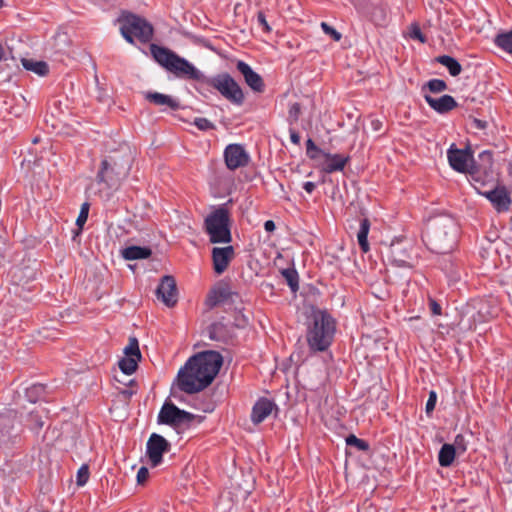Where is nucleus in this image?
Segmentation results:
<instances>
[{
	"instance_id": "1",
	"label": "nucleus",
	"mask_w": 512,
	"mask_h": 512,
	"mask_svg": "<svg viewBox=\"0 0 512 512\" xmlns=\"http://www.w3.org/2000/svg\"><path fill=\"white\" fill-rule=\"evenodd\" d=\"M150 51L155 61L176 77L195 80L203 85L213 87L225 99L237 106H241L244 103L245 96L243 90L229 73L206 76L186 58L179 56L166 47L151 44Z\"/></svg>"
},
{
	"instance_id": "2",
	"label": "nucleus",
	"mask_w": 512,
	"mask_h": 512,
	"mask_svg": "<svg viewBox=\"0 0 512 512\" xmlns=\"http://www.w3.org/2000/svg\"><path fill=\"white\" fill-rule=\"evenodd\" d=\"M223 364V358L216 351H205L190 357L178 371V388L194 394L207 388L218 374Z\"/></svg>"
},
{
	"instance_id": "3",
	"label": "nucleus",
	"mask_w": 512,
	"mask_h": 512,
	"mask_svg": "<svg viewBox=\"0 0 512 512\" xmlns=\"http://www.w3.org/2000/svg\"><path fill=\"white\" fill-rule=\"evenodd\" d=\"M458 233V224L453 217H435L430 221L426 233L427 246L434 253L449 254L456 247Z\"/></svg>"
},
{
	"instance_id": "4",
	"label": "nucleus",
	"mask_w": 512,
	"mask_h": 512,
	"mask_svg": "<svg viewBox=\"0 0 512 512\" xmlns=\"http://www.w3.org/2000/svg\"><path fill=\"white\" fill-rule=\"evenodd\" d=\"M336 333L335 319L324 310L312 312L307 324V343L312 351L323 352L332 344Z\"/></svg>"
},
{
	"instance_id": "5",
	"label": "nucleus",
	"mask_w": 512,
	"mask_h": 512,
	"mask_svg": "<svg viewBox=\"0 0 512 512\" xmlns=\"http://www.w3.org/2000/svg\"><path fill=\"white\" fill-rule=\"evenodd\" d=\"M205 232L211 243H230L232 240L230 231L229 211L225 205L214 209L204 220Z\"/></svg>"
},
{
	"instance_id": "6",
	"label": "nucleus",
	"mask_w": 512,
	"mask_h": 512,
	"mask_svg": "<svg viewBox=\"0 0 512 512\" xmlns=\"http://www.w3.org/2000/svg\"><path fill=\"white\" fill-rule=\"evenodd\" d=\"M118 21L120 33L128 43L133 44L136 39L140 43L146 44L153 37L152 25L140 16L129 13L122 15Z\"/></svg>"
},
{
	"instance_id": "7",
	"label": "nucleus",
	"mask_w": 512,
	"mask_h": 512,
	"mask_svg": "<svg viewBox=\"0 0 512 512\" xmlns=\"http://www.w3.org/2000/svg\"><path fill=\"white\" fill-rule=\"evenodd\" d=\"M129 171V163L118 165L116 162L110 164L108 160H103L96 179L98 183H105L110 189H117L121 182L127 178Z\"/></svg>"
},
{
	"instance_id": "8",
	"label": "nucleus",
	"mask_w": 512,
	"mask_h": 512,
	"mask_svg": "<svg viewBox=\"0 0 512 512\" xmlns=\"http://www.w3.org/2000/svg\"><path fill=\"white\" fill-rule=\"evenodd\" d=\"M194 419V415L190 412L178 408L173 403L165 402L157 416L158 424L170 426H179L188 424Z\"/></svg>"
},
{
	"instance_id": "9",
	"label": "nucleus",
	"mask_w": 512,
	"mask_h": 512,
	"mask_svg": "<svg viewBox=\"0 0 512 512\" xmlns=\"http://www.w3.org/2000/svg\"><path fill=\"white\" fill-rule=\"evenodd\" d=\"M170 448V443L161 435L152 433L146 443V454L152 467L162 463L163 454Z\"/></svg>"
},
{
	"instance_id": "10",
	"label": "nucleus",
	"mask_w": 512,
	"mask_h": 512,
	"mask_svg": "<svg viewBox=\"0 0 512 512\" xmlns=\"http://www.w3.org/2000/svg\"><path fill=\"white\" fill-rule=\"evenodd\" d=\"M224 160L229 170H236L248 165L250 155L241 144H229L224 149Z\"/></svg>"
},
{
	"instance_id": "11",
	"label": "nucleus",
	"mask_w": 512,
	"mask_h": 512,
	"mask_svg": "<svg viewBox=\"0 0 512 512\" xmlns=\"http://www.w3.org/2000/svg\"><path fill=\"white\" fill-rule=\"evenodd\" d=\"M447 159L451 168L460 173L470 172L469 163L473 156L468 149H459L452 144L447 150Z\"/></svg>"
},
{
	"instance_id": "12",
	"label": "nucleus",
	"mask_w": 512,
	"mask_h": 512,
	"mask_svg": "<svg viewBox=\"0 0 512 512\" xmlns=\"http://www.w3.org/2000/svg\"><path fill=\"white\" fill-rule=\"evenodd\" d=\"M236 68L243 76L245 83L251 88V90L256 93H262L264 91L265 84L262 77L255 72L248 63L238 60Z\"/></svg>"
},
{
	"instance_id": "13",
	"label": "nucleus",
	"mask_w": 512,
	"mask_h": 512,
	"mask_svg": "<svg viewBox=\"0 0 512 512\" xmlns=\"http://www.w3.org/2000/svg\"><path fill=\"white\" fill-rule=\"evenodd\" d=\"M156 295L166 306L172 307L177 302L176 283L172 276H164L156 289Z\"/></svg>"
},
{
	"instance_id": "14",
	"label": "nucleus",
	"mask_w": 512,
	"mask_h": 512,
	"mask_svg": "<svg viewBox=\"0 0 512 512\" xmlns=\"http://www.w3.org/2000/svg\"><path fill=\"white\" fill-rule=\"evenodd\" d=\"M234 257V248L231 245L214 247L212 249L213 269L216 274H222Z\"/></svg>"
},
{
	"instance_id": "15",
	"label": "nucleus",
	"mask_w": 512,
	"mask_h": 512,
	"mask_svg": "<svg viewBox=\"0 0 512 512\" xmlns=\"http://www.w3.org/2000/svg\"><path fill=\"white\" fill-rule=\"evenodd\" d=\"M423 97L431 109L438 114H446L457 107L456 100L451 95H442L440 97H432L430 94L424 93Z\"/></svg>"
},
{
	"instance_id": "16",
	"label": "nucleus",
	"mask_w": 512,
	"mask_h": 512,
	"mask_svg": "<svg viewBox=\"0 0 512 512\" xmlns=\"http://www.w3.org/2000/svg\"><path fill=\"white\" fill-rule=\"evenodd\" d=\"M349 160V156H344L341 154H331L327 152L324 153V161L321 164V169L323 172L328 174L340 172L344 170Z\"/></svg>"
},
{
	"instance_id": "17",
	"label": "nucleus",
	"mask_w": 512,
	"mask_h": 512,
	"mask_svg": "<svg viewBox=\"0 0 512 512\" xmlns=\"http://www.w3.org/2000/svg\"><path fill=\"white\" fill-rule=\"evenodd\" d=\"M145 99L156 106L162 107V111L167 109L176 111L180 108V102L176 98L159 92H147L145 93Z\"/></svg>"
},
{
	"instance_id": "18",
	"label": "nucleus",
	"mask_w": 512,
	"mask_h": 512,
	"mask_svg": "<svg viewBox=\"0 0 512 512\" xmlns=\"http://www.w3.org/2000/svg\"><path fill=\"white\" fill-rule=\"evenodd\" d=\"M276 407L275 403L267 398H260L254 404L251 412V421L254 424L263 422Z\"/></svg>"
},
{
	"instance_id": "19",
	"label": "nucleus",
	"mask_w": 512,
	"mask_h": 512,
	"mask_svg": "<svg viewBox=\"0 0 512 512\" xmlns=\"http://www.w3.org/2000/svg\"><path fill=\"white\" fill-rule=\"evenodd\" d=\"M485 196L497 211H507L509 209L511 200L505 189L496 188L486 192Z\"/></svg>"
},
{
	"instance_id": "20",
	"label": "nucleus",
	"mask_w": 512,
	"mask_h": 512,
	"mask_svg": "<svg viewBox=\"0 0 512 512\" xmlns=\"http://www.w3.org/2000/svg\"><path fill=\"white\" fill-rule=\"evenodd\" d=\"M235 293L231 291L228 286L218 287L213 289L207 297V305L209 307H215L227 300H229Z\"/></svg>"
},
{
	"instance_id": "21",
	"label": "nucleus",
	"mask_w": 512,
	"mask_h": 512,
	"mask_svg": "<svg viewBox=\"0 0 512 512\" xmlns=\"http://www.w3.org/2000/svg\"><path fill=\"white\" fill-rule=\"evenodd\" d=\"M152 251L148 247L129 246L122 250L121 255L126 260L147 259L151 256Z\"/></svg>"
},
{
	"instance_id": "22",
	"label": "nucleus",
	"mask_w": 512,
	"mask_h": 512,
	"mask_svg": "<svg viewBox=\"0 0 512 512\" xmlns=\"http://www.w3.org/2000/svg\"><path fill=\"white\" fill-rule=\"evenodd\" d=\"M456 455V448L451 444H443L438 454V462L441 467H449Z\"/></svg>"
},
{
	"instance_id": "23",
	"label": "nucleus",
	"mask_w": 512,
	"mask_h": 512,
	"mask_svg": "<svg viewBox=\"0 0 512 512\" xmlns=\"http://www.w3.org/2000/svg\"><path fill=\"white\" fill-rule=\"evenodd\" d=\"M370 230V222L367 218L360 220L359 230L357 232V240L361 250L366 253L369 251L368 234Z\"/></svg>"
},
{
	"instance_id": "24",
	"label": "nucleus",
	"mask_w": 512,
	"mask_h": 512,
	"mask_svg": "<svg viewBox=\"0 0 512 512\" xmlns=\"http://www.w3.org/2000/svg\"><path fill=\"white\" fill-rule=\"evenodd\" d=\"M21 63L26 70L39 76H45L49 72L48 64L44 61H35L33 59L23 58Z\"/></svg>"
},
{
	"instance_id": "25",
	"label": "nucleus",
	"mask_w": 512,
	"mask_h": 512,
	"mask_svg": "<svg viewBox=\"0 0 512 512\" xmlns=\"http://www.w3.org/2000/svg\"><path fill=\"white\" fill-rule=\"evenodd\" d=\"M494 44L502 51L512 54V28L498 33L494 38Z\"/></svg>"
},
{
	"instance_id": "26",
	"label": "nucleus",
	"mask_w": 512,
	"mask_h": 512,
	"mask_svg": "<svg viewBox=\"0 0 512 512\" xmlns=\"http://www.w3.org/2000/svg\"><path fill=\"white\" fill-rule=\"evenodd\" d=\"M436 60L448 69L451 76H458L462 71L460 63L449 55L438 56Z\"/></svg>"
},
{
	"instance_id": "27",
	"label": "nucleus",
	"mask_w": 512,
	"mask_h": 512,
	"mask_svg": "<svg viewBox=\"0 0 512 512\" xmlns=\"http://www.w3.org/2000/svg\"><path fill=\"white\" fill-rule=\"evenodd\" d=\"M282 276L286 280L292 292L299 289V275L295 268H286L281 271Z\"/></svg>"
},
{
	"instance_id": "28",
	"label": "nucleus",
	"mask_w": 512,
	"mask_h": 512,
	"mask_svg": "<svg viewBox=\"0 0 512 512\" xmlns=\"http://www.w3.org/2000/svg\"><path fill=\"white\" fill-rule=\"evenodd\" d=\"M139 361L135 358L124 356L119 361V368L124 374L131 375L135 372Z\"/></svg>"
},
{
	"instance_id": "29",
	"label": "nucleus",
	"mask_w": 512,
	"mask_h": 512,
	"mask_svg": "<svg viewBox=\"0 0 512 512\" xmlns=\"http://www.w3.org/2000/svg\"><path fill=\"white\" fill-rule=\"evenodd\" d=\"M426 88H428V90L432 93H441L447 89V84L442 79L434 78L425 84V86L422 88V91L424 92Z\"/></svg>"
},
{
	"instance_id": "30",
	"label": "nucleus",
	"mask_w": 512,
	"mask_h": 512,
	"mask_svg": "<svg viewBox=\"0 0 512 512\" xmlns=\"http://www.w3.org/2000/svg\"><path fill=\"white\" fill-rule=\"evenodd\" d=\"M124 354L126 357H132L136 360L141 359V352L136 338H130L129 344L124 349Z\"/></svg>"
},
{
	"instance_id": "31",
	"label": "nucleus",
	"mask_w": 512,
	"mask_h": 512,
	"mask_svg": "<svg viewBox=\"0 0 512 512\" xmlns=\"http://www.w3.org/2000/svg\"><path fill=\"white\" fill-rule=\"evenodd\" d=\"M347 446H353L357 448L358 451H368L370 446L368 442L356 437L354 434H350L345 439Z\"/></svg>"
},
{
	"instance_id": "32",
	"label": "nucleus",
	"mask_w": 512,
	"mask_h": 512,
	"mask_svg": "<svg viewBox=\"0 0 512 512\" xmlns=\"http://www.w3.org/2000/svg\"><path fill=\"white\" fill-rule=\"evenodd\" d=\"M324 153L326 152L317 147L311 138L306 141V154L310 159L317 160L320 156L324 157Z\"/></svg>"
},
{
	"instance_id": "33",
	"label": "nucleus",
	"mask_w": 512,
	"mask_h": 512,
	"mask_svg": "<svg viewBox=\"0 0 512 512\" xmlns=\"http://www.w3.org/2000/svg\"><path fill=\"white\" fill-rule=\"evenodd\" d=\"M45 391V386L42 384H33L26 389V396L30 402H36Z\"/></svg>"
},
{
	"instance_id": "34",
	"label": "nucleus",
	"mask_w": 512,
	"mask_h": 512,
	"mask_svg": "<svg viewBox=\"0 0 512 512\" xmlns=\"http://www.w3.org/2000/svg\"><path fill=\"white\" fill-rule=\"evenodd\" d=\"M193 124L201 131H208L214 128L213 123L204 117L195 118Z\"/></svg>"
},
{
	"instance_id": "35",
	"label": "nucleus",
	"mask_w": 512,
	"mask_h": 512,
	"mask_svg": "<svg viewBox=\"0 0 512 512\" xmlns=\"http://www.w3.org/2000/svg\"><path fill=\"white\" fill-rule=\"evenodd\" d=\"M89 479V468L87 465H82L77 472V485L83 486Z\"/></svg>"
},
{
	"instance_id": "36",
	"label": "nucleus",
	"mask_w": 512,
	"mask_h": 512,
	"mask_svg": "<svg viewBox=\"0 0 512 512\" xmlns=\"http://www.w3.org/2000/svg\"><path fill=\"white\" fill-rule=\"evenodd\" d=\"M321 28L325 34L329 35L335 41H339L342 38V34L326 22L321 23Z\"/></svg>"
},
{
	"instance_id": "37",
	"label": "nucleus",
	"mask_w": 512,
	"mask_h": 512,
	"mask_svg": "<svg viewBox=\"0 0 512 512\" xmlns=\"http://www.w3.org/2000/svg\"><path fill=\"white\" fill-rule=\"evenodd\" d=\"M452 445H454L458 453H464L467 450V441L462 434L456 435Z\"/></svg>"
},
{
	"instance_id": "38",
	"label": "nucleus",
	"mask_w": 512,
	"mask_h": 512,
	"mask_svg": "<svg viewBox=\"0 0 512 512\" xmlns=\"http://www.w3.org/2000/svg\"><path fill=\"white\" fill-rule=\"evenodd\" d=\"M88 212H89V204L88 203L82 204L81 209H80V213H79V215L77 217V220H76V224L79 227H82L85 224V222L87 221Z\"/></svg>"
},
{
	"instance_id": "39",
	"label": "nucleus",
	"mask_w": 512,
	"mask_h": 512,
	"mask_svg": "<svg viewBox=\"0 0 512 512\" xmlns=\"http://www.w3.org/2000/svg\"><path fill=\"white\" fill-rule=\"evenodd\" d=\"M437 401V394L435 391H430L429 397L427 399L426 405H425V411L427 414H430L434 409Z\"/></svg>"
},
{
	"instance_id": "40",
	"label": "nucleus",
	"mask_w": 512,
	"mask_h": 512,
	"mask_svg": "<svg viewBox=\"0 0 512 512\" xmlns=\"http://www.w3.org/2000/svg\"><path fill=\"white\" fill-rule=\"evenodd\" d=\"M429 308L433 315H441L442 308L440 304L433 298H429Z\"/></svg>"
},
{
	"instance_id": "41",
	"label": "nucleus",
	"mask_w": 512,
	"mask_h": 512,
	"mask_svg": "<svg viewBox=\"0 0 512 512\" xmlns=\"http://www.w3.org/2000/svg\"><path fill=\"white\" fill-rule=\"evenodd\" d=\"M257 22L265 32H270L271 28L266 20L264 13L259 12L257 15Z\"/></svg>"
},
{
	"instance_id": "42",
	"label": "nucleus",
	"mask_w": 512,
	"mask_h": 512,
	"mask_svg": "<svg viewBox=\"0 0 512 512\" xmlns=\"http://www.w3.org/2000/svg\"><path fill=\"white\" fill-rule=\"evenodd\" d=\"M359 10H366L369 3L374 4V0H350Z\"/></svg>"
},
{
	"instance_id": "43",
	"label": "nucleus",
	"mask_w": 512,
	"mask_h": 512,
	"mask_svg": "<svg viewBox=\"0 0 512 512\" xmlns=\"http://www.w3.org/2000/svg\"><path fill=\"white\" fill-rule=\"evenodd\" d=\"M442 269L448 273L453 279H458L460 277L458 271L456 270V266L450 262V267L447 265L443 266Z\"/></svg>"
},
{
	"instance_id": "44",
	"label": "nucleus",
	"mask_w": 512,
	"mask_h": 512,
	"mask_svg": "<svg viewBox=\"0 0 512 512\" xmlns=\"http://www.w3.org/2000/svg\"><path fill=\"white\" fill-rule=\"evenodd\" d=\"M149 476L148 468L142 466L137 472V482L144 483Z\"/></svg>"
},
{
	"instance_id": "45",
	"label": "nucleus",
	"mask_w": 512,
	"mask_h": 512,
	"mask_svg": "<svg viewBox=\"0 0 512 512\" xmlns=\"http://www.w3.org/2000/svg\"><path fill=\"white\" fill-rule=\"evenodd\" d=\"M411 37L414 38V39H418L420 42L424 43L425 42V38L421 32V30L419 29V27L415 26L412 31H411Z\"/></svg>"
},
{
	"instance_id": "46",
	"label": "nucleus",
	"mask_w": 512,
	"mask_h": 512,
	"mask_svg": "<svg viewBox=\"0 0 512 512\" xmlns=\"http://www.w3.org/2000/svg\"><path fill=\"white\" fill-rule=\"evenodd\" d=\"M289 134H290V140L293 144L295 145H299L300 144V135L299 133L294 130V129H290L289 130Z\"/></svg>"
},
{
	"instance_id": "47",
	"label": "nucleus",
	"mask_w": 512,
	"mask_h": 512,
	"mask_svg": "<svg viewBox=\"0 0 512 512\" xmlns=\"http://www.w3.org/2000/svg\"><path fill=\"white\" fill-rule=\"evenodd\" d=\"M299 113H300V105L298 103H294L290 108L289 114L291 117H293L295 120H297Z\"/></svg>"
},
{
	"instance_id": "48",
	"label": "nucleus",
	"mask_w": 512,
	"mask_h": 512,
	"mask_svg": "<svg viewBox=\"0 0 512 512\" xmlns=\"http://www.w3.org/2000/svg\"><path fill=\"white\" fill-rule=\"evenodd\" d=\"M315 188H316V184H315L314 182H312V181H307V182H304V183H303V189H304L307 193H309V194L313 193V191L315 190Z\"/></svg>"
},
{
	"instance_id": "49",
	"label": "nucleus",
	"mask_w": 512,
	"mask_h": 512,
	"mask_svg": "<svg viewBox=\"0 0 512 512\" xmlns=\"http://www.w3.org/2000/svg\"><path fill=\"white\" fill-rule=\"evenodd\" d=\"M473 126L477 129H485L487 127V122L481 119L475 118L473 120Z\"/></svg>"
},
{
	"instance_id": "50",
	"label": "nucleus",
	"mask_w": 512,
	"mask_h": 512,
	"mask_svg": "<svg viewBox=\"0 0 512 512\" xmlns=\"http://www.w3.org/2000/svg\"><path fill=\"white\" fill-rule=\"evenodd\" d=\"M275 228H276L275 223L272 220H267L264 223V229L267 232H273L275 230Z\"/></svg>"
},
{
	"instance_id": "51",
	"label": "nucleus",
	"mask_w": 512,
	"mask_h": 512,
	"mask_svg": "<svg viewBox=\"0 0 512 512\" xmlns=\"http://www.w3.org/2000/svg\"><path fill=\"white\" fill-rule=\"evenodd\" d=\"M5 54L4 47L0 44V61L3 59Z\"/></svg>"
},
{
	"instance_id": "52",
	"label": "nucleus",
	"mask_w": 512,
	"mask_h": 512,
	"mask_svg": "<svg viewBox=\"0 0 512 512\" xmlns=\"http://www.w3.org/2000/svg\"><path fill=\"white\" fill-rule=\"evenodd\" d=\"M378 124H379V122H378V121H373V122H372V125H373V127H374V129H375V130H377V129H378Z\"/></svg>"
},
{
	"instance_id": "53",
	"label": "nucleus",
	"mask_w": 512,
	"mask_h": 512,
	"mask_svg": "<svg viewBox=\"0 0 512 512\" xmlns=\"http://www.w3.org/2000/svg\"><path fill=\"white\" fill-rule=\"evenodd\" d=\"M475 327V324H470L469 329H473Z\"/></svg>"
},
{
	"instance_id": "54",
	"label": "nucleus",
	"mask_w": 512,
	"mask_h": 512,
	"mask_svg": "<svg viewBox=\"0 0 512 512\" xmlns=\"http://www.w3.org/2000/svg\"><path fill=\"white\" fill-rule=\"evenodd\" d=\"M3 5V0H0V8L2 7Z\"/></svg>"
}]
</instances>
